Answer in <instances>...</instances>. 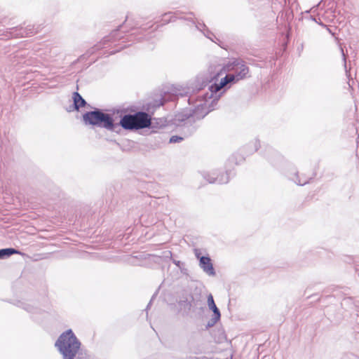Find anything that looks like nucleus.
Listing matches in <instances>:
<instances>
[{
    "label": "nucleus",
    "instance_id": "6e6552de",
    "mask_svg": "<svg viewBox=\"0 0 359 359\" xmlns=\"http://www.w3.org/2000/svg\"><path fill=\"white\" fill-rule=\"evenodd\" d=\"M259 147L260 144L259 140H255L253 142L248 143L229 158V163H234L235 165L241 164L245 160L246 156L256 152Z\"/></svg>",
    "mask_w": 359,
    "mask_h": 359
},
{
    "label": "nucleus",
    "instance_id": "4be33fe9",
    "mask_svg": "<svg viewBox=\"0 0 359 359\" xmlns=\"http://www.w3.org/2000/svg\"><path fill=\"white\" fill-rule=\"evenodd\" d=\"M20 254V252L13 248H6L0 250V258L4 256H10L12 255Z\"/></svg>",
    "mask_w": 359,
    "mask_h": 359
},
{
    "label": "nucleus",
    "instance_id": "ddd939ff",
    "mask_svg": "<svg viewBox=\"0 0 359 359\" xmlns=\"http://www.w3.org/2000/svg\"><path fill=\"white\" fill-rule=\"evenodd\" d=\"M264 155L273 165H276L283 160L281 155L270 146L266 147Z\"/></svg>",
    "mask_w": 359,
    "mask_h": 359
},
{
    "label": "nucleus",
    "instance_id": "c9c22d12",
    "mask_svg": "<svg viewBox=\"0 0 359 359\" xmlns=\"http://www.w3.org/2000/svg\"><path fill=\"white\" fill-rule=\"evenodd\" d=\"M195 359H208V358L206 357H203V358L196 357Z\"/></svg>",
    "mask_w": 359,
    "mask_h": 359
},
{
    "label": "nucleus",
    "instance_id": "cd10ccee",
    "mask_svg": "<svg viewBox=\"0 0 359 359\" xmlns=\"http://www.w3.org/2000/svg\"><path fill=\"white\" fill-rule=\"evenodd\" d=\"M340 50H341V53L342 60L344 62V67L346 72L347 73L346 57L344 53V49L341 47L340 48Z\"/></svg>",
    "mask_w": 359,
    "mask_h": 359
},
{
    "label": "nucleus",
    "instance_id": "aec40b11",
    "mask_svg": "<svg viewBox=\"0 0 359 359\" xmlns=\"http://www.w3.org/2000/svg\"><path fill=\"white\" fill-rule=\"evenodd\" d=\"M293 17L294 15L292 11L290 9L283 11L278 15V18H280L281 20H283L285 22H287V23H290L292 21Z\"/></svg>",
    "mask_w": 359,
    "mask_h": 359
},
{
    "label": "nucleus",
    "instance_id": "9d476101",
    "mask_svg": "<svg viewBox=\"0 0 359 359\" xmlns=\"http://www.w3.org/2000/svg\"><path fill=\"white\" fill-rule=\"evenodd\" d=\"M194 252L198 261V265L203 272L209 276H216V271L209 254L205 253V255H203L201 250L199 248H194Z\"/></svg>",
    "mask_w": 359,
    "mask_h": 359
},
{
    "label": "nucleus",
    "instance_id": "473e14b6",
    "mask_svg": "<svg viewBox=\"0 0 359 359\" xmlns=\"http://www.w3.org/2000/svg\"><path fill=\"white\" fill-rule=\"evenodd\" d=\"M180 19H183V20H189V21H191L193 24H195V22L192 20V19H190V18H179Z\"/></svg>",
    "mask_w": 359,
    "mask_h": 359
},
{
    "label": "nucleus",
    "instance_id": "f8f14e48",
    "mask_svg": "<svg viewBox=\"0 0 359 359\" xmlns=\"http://www.w3.org/2000/svg\"><path fill=\"white\" fill-rule=\"evenodd\" d=\"M199 297L192 303L190 308V313L192 312L201 318L203 316L205 311V303L203 300V295L201 294Z\"/></svg>",
    "mask_w": 359,
    "mask_h": 359
},
{
    "label": "nucleus",
    "instance_id": "a878e982",
    "mask_svg": "<svg viewBox=\"0 0 359 359\" xmlns=\"http://www.w3.org/2000/svg\"><path fill=\"white\" fill-rule=\"evenodd\" d=\"M163 235L165 236V238L163 239H162V243H158V250H161L160 247L161 245H163V244H165L166 242H168L170 239V233H163Z\"/></svg>",
    "mask_w": 359,
    "mask_h": 359
},
{
    "label": "nucleus",
    "instance_id": "f257e3e1",
    "mask_svg": "<svg viewBox=\"0 0 359 359\" xmlns=\"http://www.w3.org/2000/svg\"><path fill=\"white\" fill-rule=\"evenodd\" d=\"M251 59L232 57L221 65H210L207 72L198 74L194 79L189 80L185 86L171 85L163 87L158 93V114L161 111H172L176 107L179 97H189L191 104V95L208 86L211 96L219 91L226 92L233 85L240 81L251 77L248 63Z\"/></svg>",
    "mask_w": 359,
    "mask_h": 359
},
{
    "label": "nucleus",
    "instance_id": "4c0bfd02",
    "mask_svg": "<svg viewBox=\"0 0 359 359\" xmlns=\"http://www.w3.org/2000/svg\"><path fill=\"white\" fill-rule=\"evenodd\" d=\"M189 14L191 15H194L193 12H190Z\"/></svg>",
    "mask_w": 359,
    "mask_h": 359
},
{
    "label": "nucleus",
    "instance_id": "9b49d317",
    "mask_svg": "<svg viewBox=\"0 0 359 359\" xmlns=\"http://www.w3.org/2000/svg\"><path fill=\"white\" fill-rule=\"evenodd\" d=\"M234 163H229V158L225 163V172H216V182L217 184H227L231 178L236 176V172L234 170Z\"/></svg>",
    "mask_w": 359,
    "mask_h": 359
},
{
    "label": "nucleus",
    "instance_id": "2f4dec72",
    "mask_svg": "<svg viewBox=\"0 0 359 359\" xmlns=\"http://www.w3.org/2000/svg\"><path fill=\"white\" fill-rule=\"evenodd\" d=\"M346 262H348V263H349V264H351V262H355L353 261V258L352 257H348V260H346Z\"/></svg>",
    "mask_w": 359,
    "mask_h": 359
},
{
    "label": "nucleus",
    "instance_id": "f704fd0d",
    "mask_svg": "<svg viewBox=\"0 0 359 359\" xmlns=\"http://www.w3.org/2000/svg\"><path fill=\"white\" fill-rule=\"evenodd\" d=\"M77 359H89V358L86 356H82V357H79Z\"/></svg>",
    "mask_w": 359,
    "mask_h": 359
},
{
    "label": "nucleus",
    "instance_id": "ea45409f",
    "mask_svg": "<svg viewBox=\"0 0 359 359\" xmlns=\"http://www.w3.org/2000/svg\"><path fill=\"white\" fill-rule=\"evenodd\" d=\"M160 289H161V285H158V291L160 290Z\"/></svg>",
    "mask_w": 359,
    "mask_h": 359
},
{
    "label": "nucleus",
    "instance_id": "58836bf2",
    "mask_svg": "<svg viewBox=\"0 0 359 359\" xmlns=\"http://www.w3.org/2000/svg\"><path fill=\"white\" fill-rule=\"evenodd\" d=\"M314 294H311L310 296L308 297V298H311V297H313Z\"/></svg>",
    "mask_w": 359,
    "mask_h": 359
},
{
    "label": "nucleus",
    "instance_id": "412c9836",
    "mask_svg": "<svg viewBox=\"0 0 359 359\" xmlns=\"http://www.w3.org/2000/svg\"><path fill=\"white\" fill-rule=\"evenodd\" d=\"M207 304L208 306V308L212 312V313H221L219 308L217 306L215 302V300H214V298H213V296L212 295V294H209L207 297Z\"/></svg>",
    "mask_w": 359,
    "mask_h": 359
},
{
    "label": "nucleus",
    "instance_id": "a19ab883",
    "mask_svg": "<svg viewBox=\"0 0 359 359\" xmlns=\"http://www.w3.org/2000/svg\"><path fill=\"white\" fill-rule=\"evenodd\" d=\"M196 28H197L198 29H200V28H199V27H198V25H196Z\"/></svg>",
    "mask_w": 359,
    "mask_h": 359
},
{
    "label": "nucleus",
    "instance_id": "4468645a",
    "mask_svg": "<svg viewBox=\"0 0 359 359\" xmlns=\"http://www.w3.org/2000/svg\"><path fill=\"white\" fill-rule=\"evenodd\" d=\"M161 298L163 302L169 306L175 307L178 302L177 295L170 290H165L161 294Z\"/></svg>",
    "mask_w": 359,
    "mask_h": 359
},
{
    "label": "nucleus",
    "instance_id": "c85d7f7f",
    "mask_svg": "<svg viewBox=\"0 0 359 359\" xmlns=\"http://www.w3.org/2000/svg\"><path fill=\"white\" fill-rule=\"evenodd\" d=\"M213 42L217 43L222 48L225 49L224 46V43L220 39L217 38L215 36H214V41Z\"/></svg>",
    "mask_w": 359,
    "mask_h": 359
},
{
    "label": "nucleus",
    "instance_id": "dca6fc26",
    "mask_svg": "<svg viewBox=\"0 0 359 359\" xmlns=\"http://www.w3.org/2000/svg\"><path fill=\"white\" fill-rule=\"evenodd\" d=\"M72 98L74 100V109L76 110H79L80 107H84L86 104L85 100L77 92L73 93Z\"/></svg>",
    "mask_w": 359,
    "mask_h": 359
},
{
    "label": "nucleus",
    "instance_id": "7c9ffc66",
    "mask_svg": "<svg viewBox=\"0 0 359 359\" xmlns=\"http://www.w3.org/2000/svg\"><path fill=\"white\" fill-rule=\"evenodd\" d=\"M317 21L318 22H316L318 25H320L321 27H325L327 26L325 24H324L320 19L319 17L317 18Z\"/></svg>",
    "mask_w": 359,
    "mask_h": 359
},
{
    "label": "nucleus",
    "instance_id": "2eb2a0df",
    "mask_svg": "<svg viewBox=\"0 0 359 359\" xmlns=\"http://www.w3.org/2000/svg\"><path fill=\"white\" fill-rule=\"evenodd\" d=\"M176 18L175 13L173 12H167L162 14L161 15V19H158V28L170 22L175 21Z\"/></svg>",
    "mask_w": 359,
    "mask_h": 359
},
{
    "label": "nucleus",
    "instance_id": "5701e85b",
    "mask_svg": "<svg viewBox=\"0 0 359 359\" xmlns=\"http://www.w3.org/2000/svg\"><path fill=\"white\" fill-rule=\"evenodd\" d=\"M203 178L205 180H206L210 184H215L217 183L216 182V172L214 171L211 173L210 172H204L203 175Z\"/></svg>",
    "mask_w": 359,
    "mask_h": 359
},
{
    "label": "nucleus",
    "instance_id": "6ab92c4d",
    "mask_svg": "<svg viewBox=\"0 0 359 359\" xmlns=\"http://www.w3.org/2000/svg\"><path fill=\"white\" fill-rule=\"evenodd\" d=\"M291 180L294 182L297 185L304 186L310 182V181L313 179V177L306 178L304 180H302L299 177L298 171L295 170L294 173V176L290 178Z\"/></svg>",
    "mask_w": 359,
    "mask_h": 359
},
{
    "label": "nucleus",
    "instance_id": "0eeeda50",
    "mask_svg": "<svg viewBox=\"0 0 359 359\" xmlns=\"http://www.w3.org/2000/svg\"><path fill=\"white\" fill-rule=\"evenodd\" d=\"M83 120L86 123L91 125H97L107 129L111 130L114 128L112 118L107 114L100 111L87 112L83 115Z\"/></svg>",
    "mask_w": 359,
    "mask_h": 359
},
{
    "label": "nucleus",
    "instance_id": "72a5a7b5",
    "mask_svg": "<svg viewBox=\"0 0 359 359\" xmlns=\"http://www.w3.org/2000/svg\"><path fill=\"white\" fill-rule=\"evenodd\" d=\"M355 273H356L358 274V276H359V265H355Z\"/></svg>",
    "mask_w": 359,
    "mask_h": 359
},
{
    "label": "nucleus",
    "instance_id": "393cba45",
    "mask_svg": "<svg viewBox=\"0 0 359 359\" xmlns=\"http://www.w3.org/2000/svg\"><path fill=\"white\" fill-rule=\"evenodd\" d=\"M317 18L318 16L312 15L309 13V12H306V14L303 17V19L306 20H311L315 22H318Z\"/></svg>",
    "mask_w": 359,
    "mask_h": 359
},
{
    "label": "nucleus",
    "instance_id": "20e7f679",
    "mask_svg": "<svg viewBox=\"0 0 359 359\" xmlns=\"http://www.w3.org/2000/svg\"><path fill=\"white\" fill-rule=\"evenodd\" d=\"M175 293L177 295V304L180 307L178 312L181 311L182 316H187L190 313L192 303L201 294V290L192 284H188L176 290Z\"/></svg>",
    "mask_w": 359,
    "mask_h": 359
},
{
    "label": "nucleus",
    "instance_id": "39448f33",
    "mask_svg": "<svg viewBox=\"0 0 359 359\" xmlns=\"http://www.w3.org/2000/svg\"><path fill=\"white\" fill-rule=\"evenodd\" d=\"M55 346L64 359H74L79 351L81 343L73 332L69 330L59 337Z\"/></svg>",
    "mask_w": 359,
    "mask_h": 359
},
{
    "label": "nucleus",
    "instance_id": "b1692460",
    "mask_svg": "<svg viewBox=\"0 0 359 359\" xmlns=\"http://www.w3.org/2000/svg\"><path fill=\"white\" fill-rule=\"evenodd\" d=\"M201 26H202L204 28V30L203 31V33L204 36L209 39L211 41H214V36H215L205 25V23L200 24Z\"/></svg>",
    "mask_w": 359,
    "mask_h": 359
},
{
    "label": "nucleus",
    "instance_id": "a211bd4d",
    "mask_svg": "<svg viewBox=\"0 0 359 359\" xmlns=\"http://www.w3.org/2000/svg\"><path fill=\"white\" fill-rule=\"evenodd\" d=\"M341 306L345 310L353 309L355 307L353 298L351 297H344L341 302Z\"/></svg>",
    "mask_w": 359,
    "mask_h": 359
},
{
    "label": "nucleus",
    "instance_id": "1a4fd4ad",
    "mask_svg": "<svg viewBox=\"0 0 359 359\" xmlns=\"http://www.w3.org/2000/svg\"><path fill=\"white\" fill-rule=\"evenodd\" d=\"M172 262L180 271L183 275H189V270L186 268L185 263L172 258V254L170 250H163L158 253V266L164 270L166 266L170 267Z\"/></svg>",
    "mask_w": 359,
    "mask_h": 359
},
{
    "label": "nucleus",
    "instance_id": "7ed1b4c3",
    "mask_svg": "<svg viewBox=\"0 0 359 359\" xmlns=\"http://www.w3.org/2000/svg\"><path fill=\"white\" fill-rule=\"evenodd\" d=\"M180 111L175 113L174 114L168 113L162 115L158 117V131L160 130H164L167 132L178 131L181 133V135H172L169 139V144H175L182 142L185 138L189 137L191 135H187L184 132V127L187 124L184 123H179L177 121L178 115Z\"/></svg>",
    "mask_w": 359,
    "mask_h": 359
},
{
    "label": "nucleus",
    "instance_id": "e433bc0d",
    "mask_svg": "<svg viewBox=\"0 0 359 359\" xmlns=\"http://www.w3.org/2000/svg\"><path fill=\"white\" fill-rule=\"evenodd\" d=\"M163 224H160V222L158 221V232L160 231V227L161 226H162Z\"/></svg>",
    "mask_w": 359,
    "mask_h": 359
},
{
    "label": "nucleus",
    "instance_id": "c756f323",
    "mask_svg": "<svg viewBox=\"0 0 359 359\" xmlns=\"http://www.w3.org/2000/svg\"><path fill=\"white\" fill-rule=\"evenodd\" d=\"M326 29L327 30V32L332 36L334 37V39L337 40V38L336 37V33L333 31L332 28L331 26H326L325 27Z\"/></svg>",
    "mask_w": 359,
    "mask_h": 359
},
{
    "label": "nucleus",
    "instance_id": "423d86ee",
    "mask_svg": "<svg viewBox=\"0 0 359 359\" xmlns=\"http://www.w3.org/2000/svg\"><path fill=\"white\" fill-rule=\"evenodd\" d=\"M151 118L145 112H137L133 115H125L121 119L120 125L126 130H138L149 127Z\"/></svg>",
    "mask_w": 359,
    "mask_h": 359
},
{
    "label": "nucleus",
    "instance_id": "f03ea898",
    "mask_svg": "<svg viewBox=\"0 0 359 359\" xmlns=\"http://www.w3.org/2000/svg\"><path fill=\"white\" fill-rule=\"evenodd\" d=\"M226 92L219 91L211 96V92L207 93L205 95L208 98H212L211 102L208 104L200 103L195 106L194 108H184L180 111L177 121L179 123H184L187 124L184 127V132L187 135H193L198 128V126L196 124L197 121L204 118L210 112L215 109L219 100Z\"/></svg>",
    "mask_w": 359,
    "mask_h": 359
},
{
    "label": "nucleus",
    "instance_id": "f3484780",
    "mask_svg": "<svg viewBox=\"0 0 359 359\" xmlns=\"http://www.w3.org/2000/svg\"><path fill=\"white\" fill-rule=\"evenodd\" d=\"M221 319V313H212L211 318L208 321L205 325V330H209L210 328L214 327Z\"/></svg>",
    "mask_w": 359,
    "mask_h": 359
},
{
    "label": "nucleus",
    "instance_id": "bb28decb",
    "mask_svg": "<svg viewBox=\"0 0 359 359\" xmlns=\"http://www.w3.org/2000/svg\"><path fill=\"white\" fill-rule=\"evenodd\" d=\"M226 335L225 334V332L222 330V332L219 334L218 339L217 341V343H222L224 341H226Z\"/></svg>",
    "mask_w": 359,
    "mask_h": 359
}]
</instances>
